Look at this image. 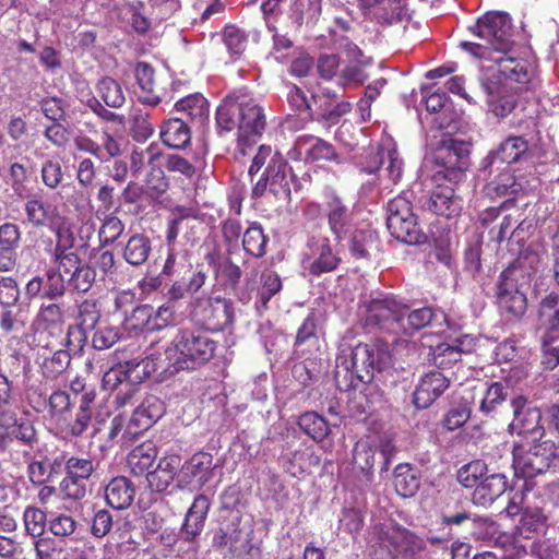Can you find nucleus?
<instances>
[{
  "instance_id": "nucleus-1",
  "label": "nucleus",
  "mask_w": 559,
  "mask_h": 559,
  "mask_svg": "<svg viewBox=\"0 0 559 559\" xmlns=\"http://www.w3.org/2000/svg\"><path fill=\"white\" fill-rule=\"evenodd\" d=\"M471 31L478 41H462L460 47L476 58L492 62L481 67L479 78L487 100L502 98L513 88L512 83L525 85L530 82L525 62L504 57L513 45L511 19L507 13H487L478 19Z\"/></svg>"
},
{
  "instance_id": "nucleus-2",
  "label": "nucleus",
  "mask_w": 559,
  "mask_h": 559,
  "mask_svg": "<svg viewBox=\"0 0 559 559\" xmlns=\"http://www.w3.org/2000/svg\"><path fill=\"white\" fill-rule=\"evenodd\" d=\"M216 124L221 131L229 132L237 128L238 146L254 143L266 127L264 109L251 95L243 91L228 94L216 109Z\"/></svg>"
},
{
  "instance_id": "nucleus-3",
  "label": "nucleus",
  "mask_w": 559,
  "mask_h": 559,
  "mask_svg": "<svg viewBox=\"0 0 559 559\" xmlns=\"http://www.w3.org/2000/svg\"><path fill=\"white\" fill-rule=\"evenodd\" d=\"M537 254L528 249L520 250L519 257L500 274L497 284V304L510 319H521L527 309L524 288L530 286L536 272Z\"/></svg>"
},
{
  "instance_id": "nucleus-4",
  "label": "nucleus",
  "mask_w": 559,
  "mask_h": 559,
  "mask_svg": "<svg viewBox=\"0 0 559 559\" xmlns=\"http://www.w3.org/2000/svg\"><path fill=\"white\" fill-rule=\"evenodd\" d=\"M435 316L430 307L412 310L394 298H384L371 301L367 320L388 333L412 335L429 325Z\"/></svg>"
},
{
  "instance_id": "nucleus-5",
  "label": "nucleus",
  "mask_w": 559,
  "mask_h": 559,
  "mask_svg": "<svg viewBox=\"0 0 559 559\" xmlns=\"http://www.w3.org/2000/svg\"><path fill=\"white\" fill-rule=\"evenodd\" d=\"M215 350L216 342L205 332L180 330L159 358V367L170 374L193 370L212 359Z\"/></svg>"
},
{
  "instance_id": "nucleus-6",
  "label": "nucleus",
  "mask_w": 559,
  "mask_h": 559,
  "mask_svg": "<svg viewBox=\"0 0 559 559\" xmlns=\"http://www.w3.org/2000/svg\"><path fill=\"white\" fill-rule=\"evenodd\" d=\"M435 163L441 167L435 181L461 182L471 166V144L454 138L443 139L436 148Z\"/></svg>"
},
{
  "instance_id": "nucleus-7",
  "label": "nucleus",
  "mask_w": 559,
  "mask_h": 559,
  "mask_svg": "<svg viewBox=\"0 0 559 559\" xmlns=\"http://www.w3.org/2000/svg\"><path fill=\"white\" fill-rule=\"evenodd\" d=\"M386 226L391 235L407 245L426 241V234L417 222L411 201L405 195L392 199L386 206Z\"/></svg>"
},
{
  "instance_id": "nucleus-8",
  "label": "nucleus",
  "mask_w": 559,
  "mask_h": 559,
  "mask_svg": "<svg viewBox=\"0 0 559 559\" xmlns=\"http://www.w3.org/2000/svg\"><path fill=\"white\" fill-rule=\"evenodd\" d=\"M556 459L555 444L542 441L531 444L527 449L518 445L513 449V467L516 476L532 478L543 474Z\"/></svg>"
},
{
  "instance_id": "nucleus-9",
  "label": "nucleus",
  "mask_w": 559,
  "mask_h": 559,
  "mask_svg": "<svg viewBox=\"0 0 559 559\" xmlns=\"http://www.w3.org/2000/svg\"><path fill=\"white\" fill-rule=\"evenodd\" d=\"M347 357L350 367L358 373V380L362 381V384L370 383L374 371L380 372L391 361L388 342L358 344Z\"/></svg>"
},
{
  "instance_id": "nucleus-10",
  "label": "nucleus",
  "mask_w": 559,
  "mask_h": 559,
  "mask_svg": "<svg viewBox=\"0 0 559 559\" xmlns=\"http://www.w3.org/2000/svg\"><path fill=\"white\" fill-rule=\"evenodd\" d=\"M164 414V403L155 395L146 396L134 409L121 435L122 444L134 442Z\"/></svg>"
},
{
  "instance_id": "nucleus-11",
  "label": "nucleus",
  "mask_w": 559,
  "mask_h": 559,
  "mask_svg": "<svg viewBox=\"0 0 559 559\" xmlns=\"http://www.w3.org/2000/svg\"><path fill=\"white\" fill-rule=\"evenodd\" d=\"M216 464L212 454L206 452H199L186 461L177 475V487L191 491L200 490L205 486L214 476Z\"/></svg>"
},
{
  "instance_id": "nucleus-12",
  "label": "nucleus",
  "mask_w": 559,
  "mask_h": 559,
  "mask_svg": "<svg viewBox=\"0 0 559 559\" xmlns=\"http://www.w3.org/2000/svg\"><path fill=\"white\" fill-rule=\"evenodd\" d=\"M66 476L60 483V489L67 498L81 500L86 496V483L95 471L92 460L64 456Z\"/></svg>"
},
{
  "instance_id": "nucleus-13",
  "label": "nucleus",
  "mask_w": 559,
  "mask_h": 559,
  "mask_svg": "<svg viewBox=\"0 0 559 559\" xmlns=\"http://www.w3.org/2000/svg\"><path fill=\"white\" fill-rule=\"evenodd\" d=\"M64 463V453L52 454L46 447H39L26 457L28 480L35 486L50 481Z\"/></svg>"
},
{
  "instance_id": "nucleus-14",
  "label": "nucleus",
  "mask_w": 559,
  "mask_h": 559,
  "mask_svg": "<svg viewBox=\"0 0 559 559\" xmlns=\"http://www.w3.org/2000/svg\"><path fill=\"white\" fill-rule=\"evenodd\" d=\"M528 144L522 136H511L503 141L496 151H491L481 162V170H500V167H507L520 160L527 152Z\"/></svg>"
},
{
  "instance_id": "nucleus-15",
  "label": "nucleus",
  "mask_w": 559,
  "mask_h": 559,
  "mask_svg": "<svg viewBox=\"0 0 559 559\" xmlns=\"http://www.w3.org/2000/svg\"><path fill=\"white\" fill-rule=\"evenodd\" d=\"M309 252L304 254L302 267L309 274L320 276L334 271L341 259L332 251L326 238L309 242Z\"/></svg>"
},
{
  "instance_id": "nucleus-16",
  "label": "nucleus",
  "mask_w": 559,
  "mask_h": 559,
  "mask_svg": "<svg viewBox=\"0 0 559 559\" xmlns=\"http://www.w3.org/2000/svg\"><path fill=\"white\" fill-rule=\"evenodd\" d=\"M194 318L212 330H222L233 322V311L226 299L199 300L193 309Z\"/></svg>"
},
{
  "instance_id": "nucleus-17",
  "label": "nucleus",
  "mask_w": 559,
  "mask_h": 559,
  "mask_svg": "<svg viewBox=\"0 0 559 559\" xmlns=\"http://www.w3.org/2000/svg\"><path fill=\"white\" fill-rule=\"evenodd\" d=\"M443 180L436 181V186L430 192V197L425 204L427 209L440 216L447 218L454 217L462 210V199L456 194L454 186L456 183L447 185Z\"/></svg>"
},
{
  "instance_id": "nucleus-18",
  "label": "nucleus",
  "mask_w": 559,
  "mask_h": 559,
  "mask_svg": "<svg viewBox=\"0 0 559 559\" xmlns=\"http://www.w3.org/2000/svg\"><path fill=\"white\" fill-rule=\"evenodd\" d=\"M450 383L451 379L440 371L427 372L414 391V405L419 409L429 407L449 389Z\"/></svg>"
},
{
  "instance_id": "nucleus-19",
  "label": "nucleus",
  "mask_w": 559,
  "mask_h": 559,
  "mask_svg": "<svg viewBox=\"0 0 559 559\" xmlns=\"http://www.w3.org/2000/svg\"><path fill=\"white\" fill-rule=\"evenodd\" d=\"M248 536V533L239 528L238 525L227 524L215 532L212 546L225 555L241 556L251 546Z\"/></svg>"
},
{
  "instance_id": "nucleus-20",
  "label": "nucleus",
  "mask_w": 559,
  "mask_h": 559,
  "mask_svg": "<svg viewBox=\"0 0 559 559\" xmlns=\"http://www.w3.org/2000/svg\"><path fill=\"white\" fill-rule=\"evenodd\" d=\"M510 407L514 416L511 426L519 433L540 435L542 415L538 408L526 407V399L522 395L512 399Z\"/></svg>"
},
{
  "instance_id": "nucleus-21",
  "label": "nucleus",
  "mask_w": 559,
  "mask_h": 559,
  "mask_svg": "<svg viewBox=\"0 0 559 559\" xmlns=\"http://www.w3.org/2000/svg\"><path fill=\"white\" fill-rule=\"evenodd\" d=\"M210 507V499L205 495H199L194 498L180 532L185 540L191 542L202 532Z\"/></svg>"
},
{
  "instance_id": "nucleus-22",
  "label": "nucleus",
  "mask_w": 559,
  "mask_h": 559,
  "mask_svg": "<svg viewBox=\"0 0 559 559\" xmlns=\"http://www.w3.org/2000/svg\"><path fill=\"white\" fill-rule=\"evenodd\" d=\"M508 488V479L501 473L487 475L474 489L472 501L474 504L487 508L491 506Z\"/></svg>"
},
{
  "instance_id": "nucleus-23",
  "label": "nucleus",
  "mask_w": 559,
  "mask_h": 559,
  "mask_svg": "<svg viewBox=\"0 0 559 559\" xmlns=\"http://www.w3.org/2000/svg\"><path fill=\"white\" fill-rule=\"evenodd\" d=\"M382 164H386L383 171H385L388 178L396 183L402 177L404 164L395 147H381L362 170L367 174H373L380 169Z\"/></svg>"
},
{
  "instance_id": "nucleus-24",
  "label": "nucleus",
  "mask_w": 559,
  "mask_h": 559,
  "mask_svg": "<svg viewBox=\"0 0 559 559\" xmlns=\"http://www.w3.org/2000/svg\"><path fill=\"white\" fill-rule=\"evenodd\" d=\"M325 214L330 230L337 240H342L350 228V211L338 197L331 195L326 202Z\"/></svg>"
},
{
  "instance_id": "nucleus-25",
  "label": "nucleus",
  "mask_w": 559,
  "mask_h": 559,
  "mask_svg": "<svg viewBox=\"0 0 559 559\" xmlns=\"http://www.w3.org/2000/svg\"><path fill=\"white\" fill-rule=\"evenodd\" d=\"M296 147L299 150L306 148L307 160H325L334 162L336 164L342 163L341 155L336 152L335 147L322 140L312 135L300 136L296 141Z\"/></svg>"
},
{
  "instance_id": "nucleus-26",
  "label": "nucleus",
  "mask_w": 559,
  "mask_h": 559,
  "mask_svg": "<svg viewBox=\"0 0 559 559\" xmlns=\"http://www.w3.org/2000/svg\"><path fill=\"white\" fill-rule=\"evenodd\" d=\"M134 497L135 487L133 483L124 476L112 478L105 488L106 502L117 510L130 507Z\"/></svg>"
},
{
  "instance_id": "nucleus-27",
  "label": "nucleus",
  "mask_w": 559,
  "mask_h": 559,
  "mask_svg": "<svg viewBox=\"0 0 559 559\" xmlns=\"http://www.w3.org/2000/svg\"><path fill=\"white\" fill-rule=\"evenodd\" d=\"M289 171L290 168L286 159L275 152L263 173V176L270 181V191L274 194H278L281 191L289 194Z\"/></svg>"
},
{
  "instance_id": "nucleus-28",
  "label": "nucleus",
  "mask_w": 559,
  "mask_h": 559,
  "mask_svg": "<svg viewBox=\"0 0 559 559\" xmlns=\"http://www.w3.org/2000/svg\"><path fill=\"white\" fill-rule=\"evenodd\" d=\"M192 272V263L188 250L183 248H171L167 250V258L164 263L162 274L176 278V284L173 290L176 289V285L179 281H185L187 275Z\"/></svg>"
},
{
  "instance_id": "nucleus-29",
  "label": "nucleus",
  "mask_w": 559,
  "mask_h": 559,
  "mask_svg": "<svg viewBox=\"0 0 559 559\" xmlns=\"http://www.w3.org/2000/svg\"><path fill=\"white\" fill-rule=\"evenodd\" d=\"M24 210L26 219L33 227L51 226L58 219L57 207L38 197L27 200Z\"/></svg>"
},
{
  "instance_id": "nucleus-30",
  "label": "nucleus",
  "mask_w": 559,
  "mask_h": 559,
  "mask_svg": "<svg viewBox=\"0 0 559 559\" xmlns=\"http://www.w3.org/2000/svg\"><path fill=\"white\" fill-rule=\"evenodd\" d=\"M160 138L165 145L181 150L190 143L191 132L182 118H173L162 127Z\"/></svg>"
},
{
  "instance_id": "nucleus-31",
  "label": "nucleus",
  "mask_w": 559,
  "mask_h": 559,
  "mask_svg": "<svg viewBox=\"0 0 559 559\" xmlns=\"http://www.w3.org/2000/svg\"><path fill=\"white\" fill-rule=\"evenodd\" d=\"M151 252V239L143 234H135L128 239L123 248V259L132 266H141L147 261Z\"/></svg>"
},
{
  "instance_id": "nucleus-32",
  "label": "nucleus",
  "mask_w": 559,
  "mask_h": 559,
  "mask_svg": "<svg viewBox=\"0 0 559 559\" xmlns=\"http://www.w3.org/2000/svg\"><path fill=\"white\" fill-rule=\"evenodd\" d=\"M175 106L192 122L202 124L209 117L207 100L199 93L181 98Z\"/></svg>"
},
{
  "instance_id": "nucleus-33",
  "label": "nucleus",
  "mask_w": 559,
  "mask_h": 559,
  "mask_svg": "<svg viewBox=\"0 0 559 559\" xmlns=\"http://www.w3.org/2000/svg\"><path fill=\"white\" fill-rule=\"evenodd\" d=\"M314 104L318 106V121L330 126L336 124L343 116L352 110L348 102H323L324 97L312 95Z\"/></svg>"
},
{
  "instance_id": "nucleus-34",
  "label": "nucleus",
  "mask_w": 559,
  "mask_h": 559,
  "mask_svg": "<svg viewBox=\"0 0 559 559\" xmlns=\"http://www.w3.org/2000/svg\"><path fill=\"white\" fill-rule=\"evenodd\" d=\"M539 329L545 332H552L559 329V296L549 294L539 304L538 309Z\"/></svg>"
},
{
  "instance_id": "nucleus-35",
  "label": "nucleus",
  "mask_w": 559,
  "mask_h": 559,
  "mask_svg": "<svg viewBox=\"0 0 559 559\" xmlns=\"http://www.w3.org/2000/svg\"><path fill=\"white\" fill-rule=\"evenodd\" d=\"M5 433L12 440H16L29 448H34L38 443L35 426L26 417L15 418L11 424H7Z\"/></svg>"
},
{
  "instance_id": "nucleus-36",
  "label": "nucleus",
  "mask_w": 559,
  "mask_h": 559,
  "mask_svg": "<svg viewBox=\"0 0 559 559\" xmlns=\"http://www.w3.org/2000/svg\"><path fill=\"white\" fill-rule=\"evenodd\" d=\"M156 455L157 451L152 442L143 443L130 452L128 465L134 475H142L153 465Z\"/></svg>"
},
{
  "instance_id": "nucleus-37",
  "label": "nucleus",
  "mask_w": 559,
  "mask_h": 559,
  "mask_svg": "<svg viewBox=\"0 0 559 559\" xmlns=\"http://www.w3.org/2000/svg\"><path fill=\"white\" fill-rule=\"evenodd\" d=\"M135 78L140 88L146 96L141 97L142 103L156 106L160 97L155 93L154 69L146 62H139L135 67Z\"/></svg>"
},
{
  "instance_id": "nucleus-38",
  "label": "nucleus",
  "mask_w": 559,
  "mask_h": 559,
  "mask_svg": "<svg viewBox=\"0 0 559 559\" xmlns=\"http://www.w3.org/2000/svg\"><path fill=\"white\" fill-rule=\"evenodd\" d=\"M92 332L91 345L96 350L108 349L122 337L121 329L111 324L99 323Z\"/></svg>"
},
{
  "instance_id": "nucleus-39",
  "label": "nucleus",
  "mask_w": 559,
  "mask_h": 559,
  "mask_svg": "<svg viewBox=\"0 0 559 559\" xmlns=\"http://www.w3.org/2000/svg\"><path fill=\"white\" fill-rule=\"evenodd\" d=\"M100 305L96 299L87 298L79 304L75 324L93 331L100 323Z\"/></svg>"
},
{
  "instance_id": "nucleus-40",
  "label": "nucleus",
  "mask_w": 559,
  "mask_h": 559,
  "mask_svg": "<svg viewBox=\"0 0 559 559\" xmlns=\"http://www.w3.org/2000/svg\"><path fill=\"white\" fill-rule=\"evenodd\" d=\"M96 91L108 107L120 108L126 102L120 84L111 78L100 79L97 83Z\"/></svg>"
},
{
  "instance_id": "nucleus-41",
  "label": "nucleus",
  "mask_w": 559,
  "mask_h": 559,
  "mask_svg": "<svg viewBox=\"0 0 559 559\" xmlns=\"http://www.w3.org/2000/svg\"><path fill=\"white\" fill-rule=\"evenodd\" d=\"M299 428L314 441H322L329 435L326 420L314 412H307L299 417Z\"/></svg>"
},
{
  "instance_id": "nucleus-42",
  "label": "nucleus",
  "mask_w": 559,
  "mask_h": 559,
  "mask_svg": "<svg viewBox=\"0 0 559 559\" xmlns=\"http://www.w3.org/2000/svg\"><path fill=\"white\" fill-rule=\"evenodd\" d=\"M498 177L486 186V192L490 197L511 195L518 192L520 185L515 177L507 170V167H500Z\"/></svg>"
},
{
  "instance_id": "nucleus-43",
  "label": "nucleus",
  "mask_w": 559,
  "mask_h": 559,
  "mask_svg": "<svg viewBox=\"0 0 559 559\" xmlns=\"http://www.w3.org/2000/svg\"><path fill=\"white\" fill-rule=\"evenodd\" d=\"M334 378L336 385L341 391L357 389L359 384H362V381L358 380V373L350 367L348 357L345 355L336 358Z\"/></svg>"
},
{
  "instance_id": "nucleus-44",
  "label": "nucleus",
  "mask_w": 559,
  "mask_h": 559,
  "mask_svg": "<svg viewBox=\"0 0 559 559\" xmlns=\"http://www.w3.org/2000/svg\"><path fill=\"white\" fill-rule=\"evenodd\" d=\"M487 464L481 460H475L459 469L457 481L465 488H476L487 476Z\"/></svg>"
},
{
  "instance_id": "nucleus-45",
  "label": "nucleus",
  "mask_w": 559,
  "mask_h": 559,
  "mask_svg": "<svg viewBox=\"0 0 559 559\" xmlns=\"http://www.w3.org/2000/svg\"><path fill=\"white\" fill-rule=\"evenodd\" d=\"M508 395L507 389L499 382L490 384L480 401L479 411L489 417H493L498 408L504 403Z\"/></svg>"
},
{
  "instance_id": "nucleus-46",
  "label": "nucleus",
  "mask_w": 559,
  "mask_h": 559,
  "mask_svg": "<svg viewBox=\"0 0 559 559\" xmlns=\"http://www.w3.org/2000/svg\"><path fill=\"white\" fill-rule=\"evenodd\" d=\"M394 486L402 497H413L419 489L420 480L408 466L399 465L395 469Z\"/></svg>"
},
{
  "instance_id": "nucleus-47",
  "label": "nucleus",
  "mask_w": 559,
  "mask_h": 559,
  "mask_svg": "<svg viewBox=\"0 0 559 559\" xmlns=\"http://www.w3.org/2000/svg\"><path fill=\"white\" fill-rule=\"evenodd\" d=\"M267 238L259 224H252L246 229L242 238V246L247 253L261 258L265 254Z\"/></svg>"
},
{
  "instance_id": "nucleus-48",
  "label": "nucleus",
  "mask_w": 559,
  "mask_h": 559,
  "mask_svg": "<svg viewBox=\"0 0 559 559\" xmlns=\"http://www.w3.org/2000/svg\"><path fill=\"white\" fill-rule=\"evenodd\" d=\"M377 237L373 231L358 229L350 237L349 251L357 259H367L376 247Z\"/></svg>"
},
{
  "instance_id": "nucleus-49",
  "label": "nucleus",
  "mask_w": 559,
  "mask_h": 559,
  "mask_svg": "<svg viewBox=\"0 0 559 559\" xmlns=\"http://www.w3.org/2000/svg\"><path fill=\"white\" fill-rule=\"evenodd\" d=\"M546 518L538 509H526L519 521L516 530L525 538L532 533L538 532L545 524Z\"/></svg>"
},
{
  "instance_id": "nucleus-50",
  "label": "nucleus",
  "mask_w": 559,
  "mask_h": 559,
  "mask_svg": "<svg viewBox=\"0 0 559 559\" xmlns=\"http://www.w3.org/2000/svg\"><path fill=\"white\" fill-rule=\"evenodd\" d=\"M55 261L58 264L57 273L70 276L81 265L79 255L68 248L58 243L55 248Z\"/></svg>"
},
{
  "instance_id": "nucleus-51",
  "label": "nucleus",
  "mask_w": 559,
  "mask_h": 559,
  "mask_svg": "<svg viewBox=\"0 0 559 559\" xmlns=\"http://www.w3.org/2000/svg\"><path fill=\"white\" fill-rule=\"evenodd\" d=\"M64 322V313L57 304L43 305L37 314L38 325L45 329H60Z\"/></svg>"
},
{
  "instance_id": "nucleus-52",
  "label": "nucleus",
  "mask_w": 559,
  "mask_h": 559,
  "mask_svg": "<svg viewBox=\"0 0 559 559\" xmlns=\"http://www.w3.org/2000/svg\"><path fill=\"white\" fill-rule=\"evenodd\" d=\"M317 342V320L314 314L311 313L305 319L304 323L297 331L295 347L301 348V350L305 352L306 348H302L304 346H307V349L309 350L310 347L316 346Z\"/></svg>"
},
{
  "instance_id": "nucleus-53",
  "label": "nucleus",
  "mask_w": 559,
  "mask_h": 559,
  "mask_svg": "<svg viewBox=\"0 0 559 559\" xmlns=\"http://www.w3.org/2000/svg\"><path fill=\"white\" fill-rule=\"evenodd\" d=\"M223 41L231 56H240L247 46V35L235 25H227L223 32Z\"/></svg>"
},
{
  "instance_id": "nucleus-54",
  "label": "nucleus",
  "mask_w": 559,
  "mask_h": 559,
  "mask_svg": "<svg viewBox=\"0 0 559 559\" xmlns=\"http://www.w3.org/2000/svg\"><path fill=\"white\" fill-rule=\"evenodd\" d=\"M132 372L133 371L130 368V362H128L126 367L118 366V367L110 368L103 376L102 383H103L104 389L114 391L119 385H124V383H127V381L131 380Z\"/></svg>"
},
{
  "instance_id": "nucleus-55",
  "label": "nucleus",
  "mask_w": 559,
  "mask_h": 559,
  "mask_svg": "<svg viewBox=\"0 0 559 559\" xmlns=\"http://www.w3.org/2000/svg\"><path fill=\"white\" fill-rule=\"evenodd\" d=\"M26 532L33 537H39L45 532L46 514L38 508L27 507L24 511Z\"/></svg>"
},
{
  "instance_id": "nucleus-56",
  "label": "nucleus",
  "mask_w": 559,
  "mask_h": 559,
  "mask_svg": "<svg viewBox=\"0 0 559 559\" xmlns=\"http://www.w3.org/2000/svg\"><path fill=\"white\" fill-rule=\"evenodd\" d=\"M95 271L88 265H80L68 280V284L74 290L86 293L95 282Z\"/></svg>"
},
{
  "instance_id": "nucleus-57",
  "label": "nucleus",
  "mask_w": 559,
  "mask_h": 559,
  "mask_svg": "<svg viewBox=\"0 0 559 559\" xmlns=\"http://www.w3.org/2000/svg\"><path fill=\"white\" fill-rule=\"evenodd\" d=\"M461 357L459 352L448 343L437 345L432 354L435 366L441 369L451 368L453 365L461 361Z\"/></svg>"
},
{
  "instance_id": "nucleus-58",
  "label": "nucleus",
  "mask_w": 559,
  "mask_h": 559,
  "mask_svg": "<svg viewBox=\"0 0 559 559\" xmlns=\"http://www.w3.org/2000/svg\"><path fill=\"white\" fill-rule=\"evenodd\" d=\"M20 287L16 280L12 276H2L0 278V306L11 308L20 299Z\"/></svg>"
},
{
  "instance_id": "nucleus-59",
  "label": "nucleus",
  "mask_w": 559,
  "mask_h": 559,
  "mask_svg": "<svg viewBox=\"0 0 559 559\" xmlns=\"http://www.w3.org/2000/svg\"><path fill=\"white\" fill-rule=\"evenodd\" d=\"M40 177L43 183L48 189H57L63 179V171L60 163L53 159L45 160L41 165Z\"/></svg>"
},
{
  "instance_id": "nucleus-60",
  "label": "nucleus",
  "mask_w": 559,
  "mask_h": 559,
  "mask_svg": "<svg viewBox=\"0 0 559 559\" xmlns=\"http://www.w3.org/2000/svg\"><path fill=\"white\" fill-rule=\"evenodd\" d=\"M261 282L262 287L259 290V297L262 305L266 306L270 299L281 290L282 282L280 276L273 271L263 272Z\"/></svg>"
},
{
  "instance_id": "nucleus-61",
  "label": "nucleus",
  "mask_w": 559,
  "mask_h": 559,
  "mask_svg": "<svg viewBox=\"0 0 559 559\" xmlns=\"http://www.w3.org/2000/svg\"><path fill=\"white\" fill-rule=\"evenodd\" d=\"M123 230L124 224L122 221L115 215H108L105 217L99 229V238L104 243L109 245L115 242L122 235Z\"/></svg>"
},
{
  "instance_id": "nucleus-62",
  "label": "nucleus",
  "mask_w": 559,
  "mask_h": 559,
  "mask_svg": "<svg viewBox=\"0 0 559 559\" xmlns=\"http://www.w3.org/2000/svg\"><path fill=\"white\" fill-rule=\"evenodd\" d=\"M469 417L471 408L467 404H461L449 409V412L444 415L442 424L447 430L453 431L461 428Z\"/></svg>"
},
{
  "instance_id": "nucleus-63",
  "label": "nucleus",
  "mask_w": 559,
  "mask_h": 559,
  "mask_svg": "<svg viewBox=\"0 0 559 559\" xmlns=\"http://www.w3.org/2000/svg\"><path fill=\"white\" fill-rule=\"evenodd\" d=\"M353 461L362 472L369 473L374 464V450L367 442H358L353 451Z\"/></svg>"
},
{
  "instance_id": "nucleus-64",
  "label": "nucleus",
  "mask_w": 559,
  "mask_h": 559,
  "mask_svg": "<svg viewBox=\"0 0 559 559\" xmlns=\"http://www.w3.org/2000/svg\"><path fill=\"white\" fill-rule=\"evenodd\" d=\"M392 540L399 552H415L421 548L420 539L407 530L395 531Z\"/></svg>"
}]
</instances>
